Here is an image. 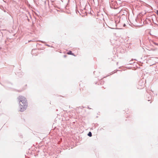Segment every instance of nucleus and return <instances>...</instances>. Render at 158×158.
Returning <instances> with one entry per match:
<instances>
[{"label": "nucleus", "mask_w": 158, "mask_h": 158, "mask_svg": "<svg viewBox=\"0 0 158 158\" xmlns=\"http://www.w3.org/2000/svg\"><path fill=\"white\" fill-rule=\"evenodd\" d=\"M19 103V111L23 112L26 110L27 107V101L25 97L20 96L18 98Z\"/></svg>", "instance_id": "nucleus-1"}, {"label": "nucleus", "mask_w": 158, "mask_h": 158, "mask_svg": "<svg viewBox=\"0 0 158 158\" xmlns=\"http://www.w3.org/2000/svg\"><path fill=\"white\" fill-rule=\"evenodd\" d=\"M67 54L68 55H71L74 56H75L74 55V54L71 51H69L67 53Z\"/></svg>", "instance_id": "nucleus-2"}, {"label": "nucleus", "mask_w": 158, "mask_h": 158, "mask_svg": "<svg viewBox=\"0 0 158 158\" xmlns=\"http://www.w3.org/2000/svg\"><path fill=\"white\" fill-rule=\"evenodd\" d=\"M88 135L89 137H91L92 136V133L91 132H89L88 133Z\"/></svg>", "instance_id": "nucleus-3"}, {"label": "nucleus", "mask_w": 158, "mask_h": 158, "mask_svg": "<svg viewBox=\"0 0 158 158\" xmlns=\"http://www.w3.org/2000/svg\"><path fill=\"white\" fill-rule=\"evenodd\" d=\"M157 14L158 15V10L157 11Z\"/></svg>", "instance_id": "nucleus-4"}, {"label": "nucleus", "mask_w": 158, "mask_h": 158, "mask_svg": "<svg viewBox=\"0 0 158 158\" xmlns=\"http://www.w3.org/2000/svg\"><path fill=\"white\" fill-rule=\"evenodd\" d=\"M1 48H0V49H1Z\"/></svg>", "instance_id": "nucleus-5"}]
</instances>
